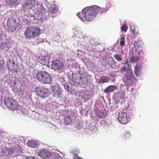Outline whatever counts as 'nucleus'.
Returning <instances> with one entry per match:
<instances>
[{"mask_svg":"<svg viewBox=\"0 0 159 159\" xmlns=\"http://www.w3.org/2000/svg\"><path fill=\"white\" fill-rule=\"evenodd\" d=\"M13 84V89L16 92L20 93L24 90L25 87L20 81H14Z\"/></svg>","mask_w":159,"mask_h":159,"instance_id":"4468645a","label":"nucleus"},{"mask_svg":"<svg viewBox=\"0 0 159 159\" xmlns=\"http://www.w3.org/2000/svg\"><path fill=\"white\" fill-rule=\"evenodd\" d=\"M3 132V131H2L0 129V135H1Z\"/></svg>","mask_w":159,"mask_h":159,"instance_id":"4c0bfd02","label":"nucleus"},{"mask_svg":"<svg viewBox=\"0 0 159 159\" xmlns=\"http://www.w3.org/2000/svg\"><path fill=\"white\" fill-rule=\"evenodd\" d=\"M99 7L97 6L93 5L86 7L82 11V14L84 16L85 20L88 21L92 20L98 14Z\"/></svg>","mask_w":159,"mask_h":159,"instance_id":"f257e3e1","label":"nucleus"},{"mask_svg":"<svg viewBox=\"0 0 159 159\" xmlns=\"http://www.w3.org/2000/svg\"><path fill=\"white\" fill-rule=\"evenodd\" d=\"M72 120L70 116H65L64 119L65 124L68 125L70 124L72 122Z\"/></svg>","mask_w":159,"mask_h":159,"instance_id":"4be33fe9","label":"nucleus"},{"mask_svg":"<svg viewBox=\"0 0 159 159\" xmlns=\"http://www.w3.org/2000/svg\"><path fill=\"white\" fill-rule=\"evenodd\" d=\"M110 80V78L109 77L102 76H101L100 78V82L101 83H108Z\"/></svg>","mask_w":159,"mask_h":159,"instance_id":"412c9836","label":"nucleus"},{"mask_svg":"<svg viewBox=\"0 0 159 159\" xmlns=\"http://www.w3.org/2000/svg\"><path fill=\"white\" fill-rule=\"evenodd\" d=\"M41 31L39 28L37 26L29 27L26 28L24 35L28 39L36 38L41 33Z\"/></svg>","mask_w":159,"mask_h":159,"instance_id":"f03ea898","label":"nucleus"},{"mask_svg":"<svg viewBox=\"0 0 159 159\" xmlns=\"http://www.w3.org/2000/svg\"><path fill=\"white\" fill-rule=\"evenodd\" d=\"M36 4L35 0H26L25 1L23 7L25 11H28L32 9Z\"/></svg>","mask_w":159,"mask_h":159,"instance_id":"f8f14e48","label":"nucleus"},{"mask_svg":"<svg viewBox=\"0 0 159 159\" xmlns=\"http://www.w3.org/2000/svg\"><path fill=\"white\" fill-rule=\"evenodd\" d=\"M118 89L117 86L113 85H110L105 88L104 90L105 93H110Z\"/></svg>","mask_w":159,"mask_h":159,"instance_id":"dca6fc26","label":"nucleus"},{"mask_svg":"<svg viewBox=\"0 0 159 159\" xmlns=\"http://www.w3.org/2000/svg\"><path fill=\"white\" fill-rule=\"evenodd\" d=\"M46 12V11L43 6L39 5V7H38L37 12L32 16L35 20L40 21L41 22H42Z\"/></svg>","mask_w":159,"mask_h":159,"instance_id":"20e7f679","label":"nucleus"},{"mask_svg":"<svg viewBox=\"0 0 159 159\" xmlns=\"http://www.w3.org/2000/svg\"><path fill=\"white\" fill-rule=\"evenodd\" d=\"M58 11V7L55 5L52 6L48 10V12L52 14H54L57 13Z\"/></svg>","mask_w":159,"mask_h":159,"instance_id":"aec40b11","label":"nucleus"},{"mask_svg":"<svg viewBox=\"0 0 159 159\" xmlns=\"http://www.w3.org/2000/svg\"><path fill=\"white\" fill-rule=\"evenodd\" d=\"M115 58L118 61H121L122 60V58L119 55L116 54L114 56Z\"/></svg>","mask_w":159,"mask_h":159,"instance_id":"cd10ccee","label":"nucleus"},{"mask_svg":"<svg viewBox=\"0 0 159 159\" xmlns=\"http://www.w3.org/2000/svg\"><path fill=\"white\" fill-rule=\"evenodd\" d=\"M74 153L75 154V155H78L80 152L79 150L77 149V150H75L74 151Z\"/></svg>","mask_w":159,"mask_h":159,"instance_id":"f704fd0d","label":"nucleus"},{"mask_svg":"<svg viewBox=\"0 0 159 159\" xmlns=\"http://www.w3.org/2000/svg\"><path fill=\"white\" fill-rule=\"evenodd\" d=\"M36 76L38 81L43 84H49L52 81L51 75L46 72H38L36 74Z\"/></svg>","mask_w":159,"mask_h":159,"instance_id":"7ed1b4c3","label":"nucleus"},{"mask_svg":"<svg viewBox=\"0 0 159 159\" xmlns=\"http://www.w3.org/2000/svg\"><path fill=\"white\" fill-rule=\"evenodd\" d=\"M27 144L28 146L32 148H35L37 146V143L34 140L29 141L27 142Z\"/></svg>","mask_w":159,"mask_h":159,"instance_id":"5701e85b","label":"nucleus"},{"mask_svg":"<svg viewBox=\"0 0 159 159\" xmlns=\"http://www.w3.org/2000/svg\"><path fill=\"white\" fill-rule=\"evenodd\" d=\"M35 91L39 96L43 98L45 97L48 92V89L44 87H38L35 89Z\"/></svg>","mask_w":159,"mask_h":159,"instance_id":"ddd939ff","label":"nucleus"},{"mask_svg":"<svg viewBox=\"0 0 159 159\" xmlns=\"http://www.w3.org/2000/svg\"><path fill=\"white\" fill-rule=\"evenodd\" d=\"M64 65L63 62L59 60H56L52 61L51 68L54 70L62 69Z\"/></svg>","mask_w":159,"mask_h":159,"instance_id":"9b49d317","label":"nucleus"},{"mask_svg":"<svg viewBox=\"0 0 159 159\" xmlns=\"http://www.w3.org/2000/svg\"><path fill=\"white\" fill-rule=\"evenodd\" d=\"M55 89H56V88L54 87V88L53 89V93H54L55 92Z\"/></svg>","mask_w":159,"mask_h":159,"instance_id":"58836bf2","label":"nucleus"},{"mask_svg":"<svg viewBox=\"0 0 159 159\" xmlns=\"http://www.w3.org/2000/svg\"><path fill=\"white\" fill-rule=\"evenodd\" d=\"M139 58L137 56L134 57L133 56H131L129 58V61L131 62H134L138 61Z\"/></svg>","mask_w":159,"mask_h":159,"instance_id":"a878e982","label":"nucleus"},{"mask_svg":"<svg viewBox=\"0 0 159 159\" xmlns=\"http://www.w3.org/2000/svg\"><path fill=\"white\" fill-rule=\"evenodd\" d=\"M39 58L40 60L45 61V57L43 56H41V57H39Z\"/></svg>","mask_w":159,"mask_h":159,"instance_id":"72a5a7b5","label":"nucleus"},{"mask_svg":"<svg viewBox=\"0 0 159 159\" xmlns=\"http://www.w3.org/2000/svg\"><path fill=\"white\" fill-rule=\"evenodd\" d=\"M127 61L125 63L124 66L122 67L120 70V72L122 73L126 72L127 74H129V73L132 72V70L129 68V64L127 63Z\"/></svg>","mask_w":159,"mask_h":159,"instance_id":"2eb2a0df","label":"nucleus"},{"mask_svg":"<svg viewBox=\"0 0 159 159\" xmlns=\"http://www.w3.org/2000/svg\"><path fill=\"white\" fill-rule=\"evenodd\" d=\"M125 43V39L124 37H121L120 38V45L121 47H124Z\"/></svg>","mask_w":159,"mask_h":159,"instance_id":"bb28decb","label":"nucleus"},{"mask_svg":"<svg viewBox=\"0 0 159 159\" xmlns=\"http://www.w3.org/2000/svg\"><path fill=\"white\" fill-rule=\"evenodd\" d=\"M4 102L7 107L12 111L16 110L18 107L17 103L14 99L8 97H5Z\"/></svg>","mask_w":159,"mask_h":159,"instance_id":"39448f33","label":"nucleus"},{"mask_svg":"<svg viewBox=\"0 0 159 159\" xmlns=\"http://www.w3.org/2000/svg\"><path fill=\"white\" fill-rule=\"evenodd\" d=\"M70 86L67 85L66 87V89L68 91V92H71V91L70 90Z\"/></svg>","mask_w":159,"mask_h":159,"instance_id":"c9c22d12","label":"nucleus"},{"mask_svg":"<svg viewBox=\"0 0 159 159\" xmlns=\"http://www.w3.org/2000/svg\"><path fill=\"white\" fill-rule=\"evenodd\" d=\"M123 81L128 86L132 85L134 82L137 81V79L135 77L133 72L127 74L123 79Z\"/></svg>","mask_w":159,"mask_h":159,"instance_id":"0eeeda50","label":"nucleus"},{"mask_svg":"<svg viewBox=\"0 0 159 159\" xmlns=\"http://www.w3.org/2000/svg\"><path fill=\"white\" fill-rule=\"evenodd\" d=\"M117 119L120 123L126 124L130 121V117L126 113L121 112L118 114Z\"/></svg>","mask_w":159,"mask_h":159,"instance_id":"1a4fd4ad","label":"nucleus"},{"mask_svg":"<svg viewBox=\"0 0 159 159\" xmlns=\"http://www.w3.org/2000/svg\"><path fill=\"white\" fill-rule=\"evenodd\" d=\"M141 67L139 65H136L134 68V73L136 75H137L141 70Z\"/></svg>","mask_w":159,"mask_h":159,"instance_id":"b1692460","label":"nucleus"},{"mask_svg":"<svg viewBox=\"0 0 159 159\" xmlns=\"http://www.w3.org/2000/svg\"><path fill=\"white\" fill-rule=\"evenodd\" d=\"M98 116L100 118H103L105 117V115H103V113L101 111L98 113Z\"/></svg>","mask_w":159,"mask_h":159,"instance_id":"7c9ffc66","label":"nucleus"},{"mask_svg":"<svg viewBox=\"0 0 159 159\" xmlns=\"http://www.w3.org/2000/svg\"><path fill=\"white\" fill-rule=\"evenodd\" d=\"M125 134H124L123 137L129 138L130 136V134L129 133H126Z\"/></svg>","mask_w":159,"mask_h":159,"instance_id":"2f4dec72","label":"nucleus"},{"mask_svg":"<svg viewBox=\"0 0 159 159\" xmlns=\"http://www.w3.org/2000/svg\"><path fill=\"white\" fill-rule=\"evenodd\" d=\"M73 79L75 80V82H80L83 84H86L88 83V80L87 77L84 74H80L78 73L73 75Z\"/></svg>","mask_w":159,"mask_h":159,"instance_id":"6e6552de","label":"nucleus"},{"mask_svg":"<svg viewBox=\"0 0 159 159\" xmlns=\"http://www.w3.org/2000/svg\"><path fill=\"white\" fill-rule=\"evenodd\" d=\"M74 159H84L79 157L78 156L75 155L74 156Z\"/></svg>","mask_w":159,"mask_h":159,"instance_id":"473e14b6","label":"nucleus"},{"mask_svg":"<svg viewBox=\"0 0 159 159\" xmlns=\"http://www.w3.org/2000/svg\"><path fill=\"white\" fill-rule=\"evenodd\" d=\"M19 24L16 20L13 18L9 19L7 22V26L9 30L11 32H14L18 27Z\"/></svg>","mask_w":159,"mask_h":159,"instance_id":"423d86ee","label":"nucleus"},{"mask_svg":"<svg viewBox=\"0 0 159 159\" xmlns=\"http://www.w3.org/2000/svg\"><path fill=\"white\" fill-rule=\"evenodd\" d=\"M121 29L122 31L126 32L128 30V27L126 25L123 24L121 27Z\"/></svg>","mask_w":159,"mask_h":159,"instance_id":"c756f323","label":"nucleus"},{"mask_svg":"<svg viewBox=\"0 0 159 159\" xmlns=\"http://www.w3.org/2000/svg\"><path fill=\"white\" fill-rule=\"evenodd\" d=\"M130 29L131 32L134 35L137 34L138 32V28L135 25L133 24L130 25Z\"/></svg>","mask_w":159,"mask_h":159,"instance_id":"6ab92c4d","label":"nucleus"},{"mask_svg":"<svg viewBox=\"0 0 159 159\" xmlns=\"http://www.w3.org/2000/svg\"><path fill=\"white\" fill-rule=\"evenodd\" d=\"M109 3H108V4H107L106 5V8H100V7H99L100 8L99 10L100 12L102 13V12H105L109 8L111 7V6H108V4H109Z\"/></svg>","mask_w":159,"mask_h":159,"instance_id":"393cba45","label":"nucleus"},{"mask_svg":"<svg viewBox=\"0 0 159 159\" xmlns=\"http://www.w3.org/2000/svg\"><path fill=\"white\" fill-rule=\"evenodd\" d=\"M77 15L82 20L81 17H80V16H81V14H80V13H78L77 14Z\"/></svg>","mask_w":159,"mask_h":159,"instance_id":"e433bc0d","label":"nucleus"},{"mask_svg":"<svg viewBox=\"0 0 159 159\" xmlns=\"http://www.w3.org/2000/svg\"><path fill=\"white\" fill-rule=\"evenodd\" d=\"M6 64L7 67L11 72H17L18 66L16 63L15 61L14 60L11 61L10 59L7 61Z\"/></svg>","mask_w":159,"mask_h":159,"instance_id":"9d476101","label":"nucleus"},{"mask_svg":"<svg viewBox=\"0 0 159 159\" xmlns=\"http://www.w3.org/2000/svg\"><path fill=\"white\" fill-rule=\"evenodd\" d=\"M13 152V149L6 148L2 151V155L3 156H8L12 154Z\"/></svg>","mask_w":159,"mask_h":159,"instance_id":"a211bd4d","label":"nucleus"},{"mask_svg":"<svg viewBox=\"0 0 159 159\" xmlns=\"http://www.w3.org/2000/svg\"><path fill=\"white\" fill-rule=\"evenodd\" d=\"M50 153L47 152L46 150L42 149L39 152L38 155L41 157L44 158H49Z\"/></svg>","mask_w":159,"mask_h":159,"instance_id":"f3484780","label":"nucleus"},{"mask_svg":"<svg viewBox=\"0 0 159 159\" xmlns=\"http://www.w3.org/2000/svg\"><path fill=\"white\" fill-rule=\"evenodd\" d=\"M17 1V0H8L7 2L9 5H14L16 3Z\"/></svg>","mask_w":159,"mask_h":159,"instance_id":"c85d7f7f","label":"nucleus"}]
</instances>
